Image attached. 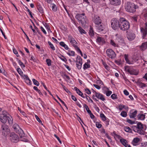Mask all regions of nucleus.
<instances>
[{
	"label": "nucleus",
	"instance_id": "4be33fe9",
	"mask_svg": "<svg viewBox=\"0 0 147 147\" xmlns=\"http://www.w3.org/2000/svg\"><path fill=\"white\" fill-rule=\"evenodd\" d=\"M97 40V41L100 44H103L105 42L104 38L100 37H98Z\"/></svg>",
	"mask_w": 147,
	"mask_h": 147
},
{
	"label": "nucleus",
	"instance_id": "aec40b11",
	"mask_svg": "<svg viewBox=\"0 0 147 147\" xmlns=\"http://www.w3.org/2000/svg\"><path fill=\"white\" fill-rule=\"evenodd\" d=\"M140 139L138 138H134L133 140L132 144L134 146L137 145V143L140 141Z\"/></svg>",
	"mask_w": 147,
	"mask_h": 147
},
{
	"label": "nucleus",
	"instance_id": "ea45409f",
	"mask_svg": "<svg viewBox=\"0 0 147 147\" xmlns=\"http://www.w3.org/2000/svg\"><path fill=\"white\" fill-rule=\"evenodd\" d=\"M100 116L103 121H105L106 120V117L103 114L101 113L100 115Z\"/></svg>",
	"mask_w": 147,
	"mask_h": 147
},
{
	"label": "nucleus",
	"instance_id": "5fc2aeb1",
	"mask_svg": "<svg viewBox=\"0 0 147 147\" xmlns=\"http://www.w3.org/2000/svg\"><path fill=\"white\" fill-rule=\"evenodd\" d=\"M35 117L37 120V121L40 123H41L42 125H43V124L42 123V121L41 120H40V118L38 117L36 115H35Z\"/></svg>",
	"mask_w": 147,
	"mask_h": 147
},
{
	"label": "nucleus",
	"instance_id": "0eeeda50",
	"mask_svg": "<svg viewBox=\"0 0 147 147\" xmlns=\"http://www.w3.org/2000/svg\"><path fill=\"white\" fill-rule=\"evenodd\" d=\"M19 137L16 134L14 133H11L9 136V139L12 142L17 143L19 141Z\"/></svg>",
	"mask_w": 147,
	"mask_h": 147
},
{
	"label": "nucleus",
	"instance_id": "bb28decb",
	"mask_svg": "<svg viewBox=\"0 0 147 147\" xmlns=\"http://www.w3.org/2000/svg\"><path fill=\"white\" fill-rule=\"evenodd\" d=\"M13 127L16 132H17L19 129L20 128L18 125L16 123L13 125Z\"/></svg>",
	"mask_w": 147,
	"mask_h": 147
},
{
	"label": "nucleus",
	"instance_id": "20e7f679",
	"mask_svg": "<svg viewBox=\"0 0 147 147\" xmlns=\"http://www.w3.org/2000/svg\"><path fill=\"white\" fill-rule=\"evenodd\" d=\"M111 27L114 30H117L120 27V21L115 18L111 20Z\"/></svg>",
	"mask_w": 147,
	"mask_h": 147
},
{
	"label": "nucleus",
	"instance_id": "1a4fd4ad",
	"mask_svg": "<svg viewBox=\"0 0 147 147\" xmlns=\"http://www.w3.org/2000/svg\"><path fill=\"white\" fill-rule=\"evenodd\" d=\"M106 53L107 56L111 58H114L116 57V55L115 52L111 49H107Z\"/></svg>",
	"mask_w": 147,
	"mask_h": 147
},
{
	"label": "nucleus",
	"instance_id": "4d7b16f0",
	"mask_svg": "<svg viewBox=\"0 0 147 147\" xmlns=\"http://www.w3.org/2000/svg\"><path fill=\"white\" fill-rule=\"evenodd\" d=\"M85 92H86L88 94H91V92L90 90L88 88H86L84 90Z\"/></svg>",
	"mask_w": 147,
	"mask_h": 147
},
{
	"label": "nucleus",
	"instance_id": "f257e3e1",
	"mask_svg": "<svg viewBox=\"0 0 147 147\" xmlns=\"http://www.w3.org/2000/svg\"><path fill=\"white\" fill-rule=\"evenodd\" d=\"M139 7L135 5L134 3L130 2H127L125 5V9L126 10L130 13H134L136 11V9Z\"/></svg>",
	"mask_w": 147,
	"mask_h": 147
},
{
	"label": "nucleus",
	"instance_id": "6e6d98bb",
	"mask_svg": "<svg viewBox=\"0 0 147 147\" xmlns=\"http://www.w3.org/2000/svg\"><path fill=\"white\" fill-rule=\"evenodd\" d=\"M96 126L98 128H100L102 126V125L99 122H97L96 123Z\"/></svg>",
	"mask_w": 147,
	"mask_h": 147
},
{
	"label": "nucleus",
	"instance_id": "79ce46f5",
	"mask_svg": "<svg viewBox=\"0 0 147 147\" xmlns=\"http://www.w3.org/2000/svg\"><path fill=\"white\" fill-rule=\"evenodd\" d=\"M84 107H85L87 111V112L88 113H90L91 111L89 109V108H88V106L86 104H84Z\"/></svg>",
	"mask_w": 147,
	"mask_h": 147
},
{
	"label": "nucleus",
	"instance_id": "680f3d73",
	"mask_svg": "<svg viewBox=\"0 0 147 147\" xmlns=\"http://www.w3.org/2000/svg\"><path fill=\"white\" fill-rule=\"evenodd\" d=\"M111 97L112 99H114L117 98V95L115 94H112Z\"/></svg>",
	"mask_w": 147,
	"mask_h": 147
},
{
	"label": "nucleus",
	"instance_id": "0e129e2a",
	"mask_svg": "<svg viewBox=\"0 0 147 147\" xmlns=\"http://www.w3.org/2000/svg\"><path fill=\"white\" fill-rule=\"evenodd\" d=\"M54 136L55 137L57 138V140H58V141H59V142L61 144L62 143L61 141V140H60L59 138L55 134L54 135Z\"/></svg>",
	"mask_w": 147,
	"mask_h": 147
},
{
	"label": "nucleus",
	"instance_id": "e2e57ef3",
	"mask_svg": "<svg viewBox=\"0 0 147 147\" xmlns=\"http://www.w3.org/2000/svg\"><path fill=\"white\" fill-rule=\"evenodd\" d=\"M13 52L16 55L17 57H18L19 56V55L18 54L17 51L16 49H13Z\"/></svg>",
	"mask_w": 147,
	"mask_h": 147
},
{
	"label": "nucleus",
	"instance_id": "7ed1b4c3",
	"mask_svg": "<svg viewBox=\"0 0 147 147\" xmlns=\"http://www.w3.org/2000/svg\"><path fill=\"white\" fill-rule=\"evenodd\" d=\"M76 18L81 22L82 26H84L86 23L87 19L84 13L77 14L76 16Z\"/></svg>",
	"mask_w": 147,
	"mask_h": 147
},
{
	"label": "nucleus",
	"instance_id": "603ef678",
	"mask_svg": "<svg viewBox=\"0 0 147 147\" xmlns=\"http://www.w3.org/2000/svg\"><path fill=\"white\" fill-rule=\"evenodd\" d=\"M90 67V65L89 64H87L86 63H85L84 65V69H86L89 68Z\"/></svg>",
	"mask_w": 147,
	"mask_h": 147
},
{
	"label": "nucleus",
	"instance_id": "cd10ccee",
	"mask_svg": "<svg viewBox=\"0 0 147 147\" xmlns=\"http://www.w3.org/2000/svg\"><path fill=\"white\" fill-rule=\"evenodd\" d=\"M138 119L141 120H144L145 118V115L143 114H140L138 115Z\"/></svg>",
	"mask_w": 147,
	"mask_h": 147
},
{
	"label": "nucleus",
	"instance_id": "f3484780",
	"mask_svg": "<svg viewBox=\"0 0 147 147\" xmlns=\"http://www.w3.org/2000/svg\"><path fill=\"white\" fill-rule=\"evenodd\" d=\"M138 111L137 110H135L134 112H132L131 111L129 113V116L131 118H134L136 116L137 113Z\"/></svg>",
	"mask_w": 147,
	"mask_h": 147
},
{
	"label": "nucleus",
	"instance_id": "c03bdc74",
	"mask_svg": "<svg viewBox=\"0 0 147 147\" xmlns=\"http://www.w3.org/2000/svg\"><path fill=\"white\" fill-rule=\"evenodd\" d=\"M67 54L70 56H74V55L75 52L72 51H69Z\"/></svg>",
	"mask_w": 147,
	"mask_h": 147
},
{
	"label": "nucleus",
	"instance_id": "c9c22d12",
	"mask_svg": "<svg viewBox=\"0 0 147 147\" xmlns=\"http://www.w3.org/2000/svg\"><path fill=\"white\" fill-rule=\"evenodd\" d=\"M26 82L28 85H30L31 84V82L28 77L26 78H25Z\"/></svg>",
	"mask_w": 147,
	"mask_h": 147
},
{
	"label": "nucleus",
	"instance_id": "5701e85b",
	"mask_svg": "<svg viewBox=\"0 0 147 147\" xmlns=\"http://www.w3.org/2000/svg\"><path fill=\"white\" fill-rule=\"evenodd\" d=\"M120 141L121 143L125 147H127L128 146V143L126 140L123 138H122L120 139Z\"/></svg>",
	"mask_w": 147,
	"mask_h": 147
},
{
	"label": "nucleus",
	"instance_id": "a18cd8bd",
	"mask_svg": "<svg viewBox=\"0 0 147 147\" xmlns=\"http://www.w3.org/2000/svg\"><path fill=\"white\" fill-rule=\"evenodd\" d=\"M85 94L86 95L85 97H86V99L89 102H90L92 103H93V100L90 98L86 94Z\"/></svg>",
	"mask_w": 147,
	"mask_h": 147
},
{
	"label": "nucleus",
	"instance_id": "de8ad7c7",
	"mask_svg": "<svg viewBox=\"0 0 147 147\" xmlns=\"http://www.w3.org/2000/svg\"><path fill=\"white\" fill-rule=\"evenodd\" d=\"M121 115L123 117H125L127 116V113L125 111H122L121 113Z\"/></svg>",
	"mask_w": 147,
	"mask_h": 147
},
{
	"label": "nucleus",
	"instance_id": "49530a36",
	"mask_svg": "<svg viewBox=\"0 0 147 147\" xmlns=\"http://www.w3.org/2000/svg\"><path fill=\"white\" fill-rule=\"evenodd\" d=\"M138 17L137 16H134L131 17L132 20L134 22H136L137 20Z\"/></svg>",
	"mask_w": 147,
	"mask_h": 147
},
{
	"label": "nucleus",
	"instance_id": "bf43d9fd",
	"mask_svg": "<svg viewBox=\"0 0 147 147\" xmlns=\"http://www.w3.org/2000/svg\"><path fill=\"white\" fill-rule=\"evenodd\" d=\"M52 10L53 11H56L57 10V8L56 7V5L54 4H52Z\"/></svg>",
	"mask_w": 147,
	"mask_h": 147
},
{
	"label": "nucleus",
	"instance_id": "864d4df0",
	"mask_svg": "<svg viewBox=\"0 0 147 147\" xmlns=\"http://www.w3.org/2000/svg\"><path fill=\"white\" fill-rule=\"evenodd\" d=\"M18 62L19 65H20L22 68L23 67H25L24 65V64L20 60H18Z\"/></svg>",
	"mask_w": 147,
	"mask_h": 147
},
{
	"label": "nucleus",
	"instance_id": "3c124183",
	"mask_svg": "<svg viewBox=\"0 0 147 147\" xmlns=\"http://www.w3.org/2000/svg\"><path fill=\"white\" fill-rule=\"evenodd\" d=\"M46 61L48 66H50L51 65V60L50 59H48L46 60Z\"/></svg>",
	"mask_w": 147,
	"mask_h": 147
},
{
	"label": "nucleus",
	"instance_id": "4468645a",
	"mask_svg": "<svg viewBox=\"0 0 147 147\" xmlns=\"http://www.w3.org/2000/svg\"><path fill=\"white\" fill-rule=\"evenodd\" d=\"M135 34L131 32H129L127 34V37L130 40H133L135 38Z\"/></svg>",
	"mask_w": 147,
	"mask_h": 147
},
{
	"label": "nucleus",
	"instance_id": "9d476101",
	"mask_svg": "<svg viewBox=\"0 0 147 147\" xmlns=\"http://www.w3.org/2000/svg\"><path fill=\"white\" fill-rule=\"evenodd\" d=\"M137 129L138 131L142 130L144 131L143 134H141V135H144L145 134V131L146 129V126H144L140 122H138L137 125Z\"/></svg>",
	"mask_w": 147,
	"mask_h": 147
},
{
	"label": "nucleus",
	"instance_id": "338daca9",
	"mask_svg": "<svg viewBox=\"0 0 147 147\" xmlns=\"http://www.w3.org/2000/svg\"><path fill=\"white\" fill-rule=\"evenodd\" d=\"M93 86L98 89H100V85L99 86L96 84H94Z\"/></svg>",
	"mask_w": 147,
	"mask_h": 147
},
{
	"label": "nucleus",
	"instance_id": "4c0bfd02",
	"mask_svg": "<svg viewBox=\"0 0 147 147\" xmlns=\"http://www.w3.org/2000/svg\"><path fill=\"white\" fill-rule=\"evenodd\" d=\"M37 9L38 10L39 12L41 13H44V11L42 8L40 6V5H38Z\"/></svg>",
	"mask_w": 147,
	"mask_h": 147
},
{
	"label": "nucleus",
	"instance_id": "6e6552de",
	"mask_svg": "<svg viewBox=\"0 0 147 147\" xmlns=\"http://www.w3.org/2000/svg\"><path fill=\"white\" fill-rule=\"evenodd\" d=\"M2 133L4 136H6L10 132L9 127L7 125L4 124L2 125Z\"/></svg>",
	"mask_w": 147,
	"mask_h": 147
},
{
	"label": "nucleus",
	"instance_id": "b1692460",
	"mask_svg": "<svg viewBox=\"0 0 147 147\" xmlns=\"http://www.w3.org/2000/svg\"><path fill=\"white\" fill-rule=\"evenodd\" d=\"M16 132L19 134L20 138H22L24 136V133L23 130L20 128Z\"/></svg>",
	"mask_w": 147,
	"mask_h": 147
},
{
	"label": "nucleus",
	"instance_id": "a878e982",
	"mask_svg": "<svg viewBox=\"0 0 147 147\" xmlns=\"http://www.w3.org/2000/svg\"><path fill=\"white\" fill-rule=\"evenodd\" d=\"M137 84L138 85L140 88H143L144 87H145L146 86V85L143 83L141 82H137Z\"/></svg>",
	"mask_w": 147,
	"mask_h": 147
},
{
	"label": "nucleus",
	"instance_id": "58836bf2",
	"mask_svg": "<svg viewBox=\"0 0 147 147\" xmlns=\"http://www.w3.org/2000/svg\"><path fill=\"white\" fill-rule=\"evenodd\" d=\"M111 44L113 46L115 47H118V45L117 44H116L115 42L113 40H111Z\"/></svg>",
	"mask_w": 147,
	"mask_h": 147
},
{
	"label": "nucleus",
	"instance_id": "69168bd1",
	"mask_svg": "<svg viewBox=\"0 0 147 147\" xmlns=\"http://www.w3.org/2000/svg\"><path fill=\"white\" fill-rule=\"evenodd\" d=\"M78 52H79L80 53V54L82 56H83V54L81 51L80 50V49L79 48V47H77L76 49H75Z\"/></svg>",
	"mask_w": 147,
	"mask_h": 147
},
{
	"label": "nucleus",
	"instance_id": "052dcab7",
	"mask_svg": "<svg viewBox=\"0 0 147 147\" xmlns=\"http://www.w3.org/2000/svg\"><path fill=\"white\" fill-rule=\"evenodd\" d=\"M60 59L63 61L66 62L67 61V60L63 56L61 55V57H59Z\"/></svg>",
	"mask_w": 147,
	"mask_h": 147
},
{
	"label": "nucleus",
	"instance_id": "393cba45",
	"mask_svg": "<svg viewBox=\"0 0 147 147\" xmlns=\"http://www.w3.org/2000/svg\"><path fill=\"white\" fill-rule=\"evenodd\" d=\"M76 64H82V59L80 56H78L76 58Z\"/></svg>",
	"mask_w": 147,
	"mask_h": 147
},
{
	"label": "nucleus",
	"instance_id": "7c9ffc66",
	"mask_svg": "<svg viewBox=\"0 0 147 147\" xmlns=\"http://www.w3.org/2000/svg\"><path fill=\"white\" fill-rule=\"evenodd\" d=\"M124 58L125 59V60L126 61V62L127 63L129 64H132L133 63L131 62L128 59V55L126 54H125L124 55Z\"/></svg>",
	"mask_w": 147,
	"mask_h": 147
},
{
	"label": "nucleus",
	"instance_id": "f03ea898",
	"mask_svg": "<svg viewBox=\"0 0 147 147\" xmlns=\"http://www.w3.org/2000/svg\"><path fill=\"white\" fill-rule=\"evenodd\" d=\"M120 24L119 28L123 31L128 30L129 28V22L124 18H121L120 20Z\"/></svg>",
	"mask_w": 147,
	"mask_h": 147
},
{
	"label": "nucleus",
	"instance_id": "e433bc0d",
	"mask_svg": "<svg viewBox=\"0 0 147 147\" xmlns=\"http://www.w3.org/2000/svg\"><path fill=\"white\" fill-rule=\"evenodd\" d=\"M17 71L20 75L22 76H23V73L20 68H18L17 69Z\"/></svg>",
	"mask_w": 147,
	"mask_h": 147
},
{
	"label": "nucleus",
	"instance_id": "a211bd4d",
	"mask_svg": "<svg viewBox=\"0 0 147 147\" xmlns=\"http://www.w3.org/2000/svg\"><path fill=\"white\" fill-rule=\"evenodd\" d=\"M140 48L142 51L145 50L147 48V42H143L141 45L140 46Z\"/></svg>",
	"mask_w": 147,
	"mask_h": 147
},
{
	"label": "nucleus",
	"instance_id": "473e14b6",
	"mask_svg": "<svg viewBox=\"0 0 147 147\" xmlns=\"http://www.w3.org/2000/svg\"><path fill=\"white\" fill-rule=\"evenodd\" d=\"M7 120L9 124H11L13 123V119L11 117H9L7 116Z\"/></svg>",
	"mask_w": 147,
	"mask_h": 147
},
{
	"label": "nucleus",
	"instance_id": "412c9836",
	"mask_svg": "<svg viewBox=\"0 0 147 147\" xmlns=\"http://www.w3.org/2000/svg\"><path fill=\"white\" fill-rule=\"evenodd\" d=\"M132 128L134 129V131L136 132H137L140 134H143L144 131L142 130L138 131V129L137 128V126H132Z\"/></svg>",
	"mask_w": 147,
	"mask_h": 147
},
{
	"label": "nucleus",
	"instance_id": "ddd939ff",
	"mask_svg": "<svg viewBox=\"0 0 147 147\" xmlns=\"http://www.w3.org/2000/svg\"><path fill=\"white\" fill-rule=\"evenodd\" d=\"M94 91L95 94V96H96V97L102 101H103L105 100V99L103 95L99 93H97Z\"/></svg>",
	"mask_w": 147,
	"mask_h": 147
},
{
	"label": "nucleus",
	"instance_id": "09e8293b",
	"mask_svg": "<svg viewBox=\"0 0 147 147\" xmlns=\"http://www.w3.org/2000/svg\"><path fill=\"white\" fill-rule=\"evenodd\" d=\"M18 110L22 115H23L25 117H26V114L24 111H22L21 109L19 107H18Z\"/></svg>",
	"mask_w": 147,
	"mask_h": 147
},
{
	"label": "nucleus",
	"instance_id": "9b49d317",
	"mask_svg": "<svg viewBox=\"0 0 147 147\" xmlns=\"http://www.w3.org/2000/svg\"><path fill=\"white\" fill-rule=\"evenodd\" d=\"M68 39L69 40L70 42L73 45L75 49H76V48L78 47L77 46L78 43L75 40V39L73 37L71 36H69Z\"/></svg>",
	"mask_w": 147,
	"mask_h": 147
},
{
	"label": "nucleus",
	"instance_id": "39448f33",
	"mask_svg": "<svg viewBox=\"0 0 147 147\" xmlns=\"http://www.w3.org/2000/svg\"><path fill=\"white\" fill-rule=\"evenodd\" d=\"M125 71L129 72L131 75H137L138 73L135 69H133L131 67L125 66Z\"/></svg>",
	"mask_w": 147,
	"mask_h": 147
},
{
	"label": "nucleus",
	"instance_id": "c756f323",
	"mask_svg": "<svg viewBox=\"0 0 147 147\" xmlns=\"http://www.w3.org/2000/svg\"><path fill=\"white\" fill-rule=\"evenodd\" d=\"M96 26L97 27V28L100 31H102L103 30L104 28V26L102 24L100 25V26L99 25Z\"/></svg>",
	"mask_w": 147,
	"mask_h": 147
},
{
	"label": "nucleus",
	"instance_id": "f704fd0d",
	"mask_svg": "<svg viewBox=\"0 0 147 147\" xmlns=\"http://www.w3.org/2000/svg\"><path fill=\"white\" fill-rule=\"evenodd\" d=\"M124 129L125 131L127 132H131V130L129 127L128 126H126L124 127Z\"/></svg>",
	"mask_w": 147,
	"mask_h": 147
},
{
	"label": "nucleus",
	"instance_id": "37998d69",
	"mask_svg": "<svg viewBox=\"0 0 147 147\" xmlns=\"http://www.w3.org/2000/svg\"><path fill=\"white\" fill-rule=\"evenodd\" d=\"M48 43L49 45L50 48L53 50H55V48L54 47L53 45L51 43L50 41L48 42Z\"/></svg>",
	"mask_w": 147,
	"mask_h": 147
},
{
	"label": "nucleus",
	"instance_id": "2eb2a0df",
	"mask_svg": "<svg viewBox=\"0 0 147 147\" xmlns=\"http://www.w3.org/2000/svg\"><path fill=\"white\" fill-rule=\"evenodd\" d=\"M110 3L113 5H117L120 4L121 1L120 0H111Z\"/></svg>",
	"mask_w": 147,
	"mask_h": 147
},
{
	"label": "nucleus",
	"instance_id": "dca6fc26",
	"mask_svg": "<svg viewBox=\"0 0 147 147\" xmlns=\"http://www.w3.org/2000/svg\"><path fill=\"white\" fill-rule=\"evenodd\" d=\"M94 22L95 24L99 25L101 24L102 22V20L99 17H95L94 19Z\"/></svg>",
	"mask_w": 147,
	"mask_h": 147
},
{
	"label": "nucleus",
	"instance_id": "2f4dec72",
	"mask_svg": "<svg viewBox=\"0 0 147 147\" xmlns=\"http://www.w3.org/2000/svg\"><path fill=\"white\" fill-rule=\"evenodd\" d=\"M90 35L91 36H94V33L92 27H91L89 30V32Z\"/></svg>",
	"mask_w": 147,
	"mask_h": 147
},
{
	"label": "nucleus",
	"instance_id": "8fccbe9b",
	"mask_svg": "<svg viewBox=\"0 0 147 147\" xmlns=\"http://www.w3.org/2000/svg\"><path fill=\"white\" fill-rule=\"evenodd\" d=\"M126 121L127 122L131 124H134L135 123V121H132L130 119H127Z\"/></svg>",
	"mask_w": 147,
	"mask_h": 147
},
{
	"label": "nucleus",
	"instance_id": "13d9d810",
	"mask_svg": "<svg viewBox=\"0 0 147 147\" xmlns=\"http://www.w3.org/2000/svg\"><path fill=\"white\" fill-rule=\"evenodd\" d=\"M125 106L121 105H120L119 106V109L120 111L122 110L125 107Z\"/></svg>",
	"mask_w": 147,
	"mask_h": 147
},
{
	"label": "nucleus",
	"instance_id": "72a5a7b5",
	"mask_svg": "<svg viewBox=\"0 0 147 147\" xmlns=\"http://www.w3.org/2000/svg\"><path fill=\"white\" fill-rule=\"evenodd\" d=\"M78 28L81 34L84 33L85 34L86 33V32L80 26H79Z\"/></svg>",
	"mask_w": 147,
	"mask_h": 147
},
{
	"label": "nucleus",
	"instance_id": "774afa93",
	"mask_svg": "<svg viewBox=\"0 0 147 147\" xmlns=\"http://www.w3.org/2000/svg\"><path fill=\"white\" fill-rule=\"evenodd\" d=\"M103 64L105 67V68L107 70L109 69V67L107 65L105 62H103Z\"/></svg>",
	"mask_w": 147,
	"mask_h": 147
},
{
	"label": "nucleus",
	"instance_id": "a19ab883",
	"mask_svg": "<svg viewBox=\"0 0 147 147\" xmlns=\"http://www.w3.org/2000/svg\"><path fill=\"white\" fill-rule=\"evenodd\" d=\"M32 81L34 84L36 86H38L39 85V83L36 80L34 79H32Z\"/></svg>",
	"mask_w": 147,
	"mask_h": 147
},
{
	"label": "nucleus",
	"instance_id": "423d86ee",
	"mask_svg": "<svg viewBox=\"0 0 147 147\" xmlns=\"http://www.w3.org/2000/svg\"><path fill=\"white\" fill-rule=\"evenodd\" d=\"M8 114L6 111H4L2 113L0 114V121L3 123H5L7 121V118Z\"/></svg>",
	"mask_w": 147,
	"mask_h": 147
},
{
	"label": "nucleus",
	"instance_id": "6ab92c4d",
	"mask_svg": "<svg viewBox=\"0 0 147 147\" xmlns=\"http://www.w3.org/2000/svg\"><path fill=\"white\" fill-rule=\"evenodd\" d=\"M74 89L76 90L77 93L80 96H81L83 98H85V96L83 95V93L80 91V90L76 87L74 88Z\"/></svg>",
	"mask_w": 147,
	"mask_h": 147
},
{
	"label": "nucleus",
	"instance_id": "c85d7f7f",
	"mask_svg": "<svg viewBox=\"0 0 147 147\" xmlns=\"http://www.w3.org/2000/svg\"><path fill=\"white\" fill-rule=\"evenodd\" d=\"M60 45L62 47H63L66 50H68L69 49L67 45L65 44L63 42H61L59 43Z\"/></svg>",
	"mask_w": 147,
	"mask_h": 147
},
{
	"label": "nucleus",
	"instance_id": "f8f14e48",
	"mask_svg": "<svg viewBox=\"0 0 147 147\" xmlns=\"http://www.w3.org/2000/svg\"><path fill=\"white\" fill-rule=\"evenodd\" d=\"M144 27L141 28L140 29L141 31L142 34V37L143 38H144L146 35L147 34V23L145 24Z\"/></svg>",
	"mask_w": 147,
	"mask_h": 147
}]
</instances>
